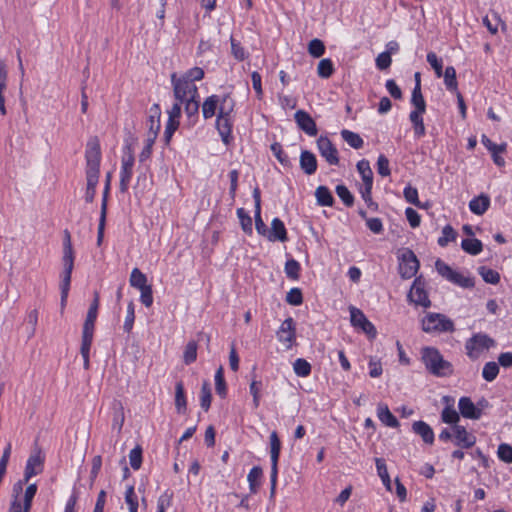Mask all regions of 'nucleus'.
Listing matches in <instances>:
<instances>
[{"label":"nucleus","instance_id":"nucleus-45","mask_svg":"<svg viewBox=\"0 0 512 512\" xmlns=\"http://www.w3.org/2000/svg\"><path fill=\"white\" fill-rule=\"evenodd\" d=\"M301 266L295 259H289L285 263L284 271L286 276L292 280H298L300 276Z\"/></svg>","mask_w":512,"mask_h":512},{"label":"nucleus","instance_id":"nucleus-34","mask_svg":"<svg viewBox=\"0 0 512 512\" xmlns=\"http://www.w3.org/2000/svg\"><path fill=\"white\" fill-rule=\"evenodd\" d=\"M341 137L345 142H347L352 148L360 149L363 147L364 141L363 139L355 132H352L347 129H343L341 131Z\"/></svg>","mask_w":512,"mask_h":512},{"label":"nucleus","instance_id":"nucleus-7","mask_svg":"<svg viewBox=\"0 0 512 512\" xmlns=\"http://www.w3.org/2000/svg\"><path fill=\"white\" fill-rule=\"evenodd\" d=\"M171 84L173 86V94L177 101L184 103V100L190 98H198V88L195 83L187 81L182 77H178L176 73L171 75Z\"/></svg>","mask_w":512,"mask_h":512},{"label":"nucleus","instance_id":"nucleus-21","mask_svg":"<svg viewBox=\"0 0 512 512\" xmlns=\"http://www.w3.org/2000/svg\"><path fill=\"white\" fill-rule=\"evenodd\" d=\"M184 112L187 116V122L190 127L194 126L198 120L200 103L198 98L184 100Z\"/></svg>","mask_w":512,"mask_h":512},{"label":"nucleus","instance_id":"nucleus-10","mask_svg":"<svg viewBox=\"0 0 512 512\" xmlns=\"http://www.w3.org/2000/svg\"><path fill=\"white\" fill-rule=\"evenodd\" d=\"M44 469V457L40 450L34 451L27 459L24 469V481H29L32 477L39 475Z\"/></svg>","mask_w":512,"mask_h":512},{"label":"nucleus","instance_id":"nucleus-5","mask_svg":"<svg viewBox=\"0 0 512 512\" xmlns=\"http://www.w3.org/2000/svg\"><path fill=\"white\" fill-rule=\"evenodd\" d=\"M495 345V340L488 334L482 332L475 333L465 342L466 355L470 360L475 361L479 359L485 351H488Z\"/></svg>","mask_w":512,"mask_h":512},{"label":"nucleus","instance_id":"nucleus-26","mask_svg":"<svg viewBox=\"0 0 512 512\" xmlns=\"http://www.w3.org/2000/svg\"><path fill=\"white\" fill-rule=\"evenodd\" d=\"M175 407L180 414L185 413L187 409V401L182 381L177 382L175 385Z\"/></svg>","mask_w":512,"mask_h":512},{"label":"nucleus","instance_id":"nucleus-30","mask_svg":"<svg viewBox=\"0 0 512 512\" xmlns=\"http://www.w3.org/2000/svg\"><path fill=\"white\" fill-rule=\"evenodd\" d=\"M315 197L318 205L320 206H332L334 198L331 191L326 186H319L316 188Z\"/></svg>","mask_w":512,"mask_h":512},{"label":"nucleus","instance_id":"nucleus-32","mask_svg":"<svg viewBox=\"0 0 512 512\" xmlns=\"http://www.w3.org/2000/svg\"><path fill=\"white\" fill-rule=\"evenodd\" d=\"M263 471L260 466H254L248 473L247 481L249 490L252 494L257 493L259 487V479L262 477Z\"/></svg>","mask_w":512,"mask_h":512},{"label":"nucleus","instance_id":"nucleus-51","mask_svg":"<svg viewBox=\"0 0 512 512\" xmlns=\"http://www.w3.org/2000/svg\"><path fill=\"white\" fill-rule=\"evenodd\" d=\"M125 502L129 507V512L138 511V498L135 494L134 486H128L125 491Z\"/></svg>","mask_w":512,"mask_h":512},{"label":"nucleus","instance_id":"nucleus-3","mask_svg":"<svg viewBox=\"0 0 512 512\" xmlns=\"http://www.w3.org/2000/svg\"><path fill=\"white\" fill-rule=\"evenodd\" d=\"M233 101L228 95L224 96L219 107L216 120V128L224 144L228 145L231 140L232 121L230 114L233 111Z\"/></svg>","mask_w":512,"mask_h":512},{"label":"nucleus","instance_id":"nucleus-63","mask_svg":"<svg viewBox=\"0 0 512 512\" xmlns=\"http://www.w3.org/2000/svg\"><path fill=\"white\" fill-rule=\"evenodd\" d=\"M427 62L434 69L435 74H436L437 77H441L443 75V72H442V69H443L442 60L439 59L434 52H429L427 54Z\"/></svg>","mask_w":512,"mask_h":512},{"label":"nucleus","instance_id":"nucleus-15","mask_svg":"<svg viewBox=\"0 0 512 512\" xmlns=\"http://www.w3.org/2000/svg\"><path fill=\"white\" fill-rule=\"evenodd\" d=\"M294 119L298 127L309 136L317 135V126L313 118L304 110H298L294 114Z\"/></svg>","mask_w":512,"mask_h":512},{"label":"nucleus","instance_id":"nucleus-64","mask_svg":"<svg viewBox=\"0 0 512 512\" xmlns=\"http://www.w3.org/2000/svg\"><path fill=\"white\" fill-rule=\"evenodd\" d=\"M497 455L503 462L512 463V447L509 444H500L498 446Z\"/></svg>","mask_w":512,"mask_h":512},{"label":"nucleus","instance_id":"nucleus-6","mask_svg":"<svg viewBox=\"0 0 512 512\" xmlns=\"http://www.w3.org/2000/svg\"><path fill=\"white\" fill-rule=\"evenodd\" d=\"M435 267L439 275L457 286L462 288H473L475 286L473 277L453 270L448 264L440 259L435 262Z\"/></svg>","mask_w":512,"mask_h":512},{"label":"nucleus","instance_id":"nucleus-43","mask_svg":"<svg viewBox=\"0 0 512 512\" xmlns=\"http://www.w3.org/2000/svg\"><path fill=\"white\" fill-rule=\"evenodd\" d=\"M211 388L207 381H204L200 392V406L203 410L208 411L211 406Z\"/></svg>","mask_w":512,"mask_h":512},{"label":"nucleus","instance_id":"nucleus-22","mask_svg":"<svg viewBox=\"0 0 512 512\" xmlns=\"http://www.w3.org/2000/svg\"><path fill=\"white\" fill-rule=\"evenodd\" d=\"M270 457H271V470L278 471V461L281 451V442L276 431L270 434Z\"/></svg>","mask_w":512,"mask_h":512},{"label":"nucleus","instance_id":"nucleus-54","mask_svg":"<svg viewBox=\"0 0 512 512\" xmlns=\"http://www.w3.org/2000/svg\"><path fill=\"white\" fill-rule=\"evenodd\" d=\"M403 195H404L405 200L408 203L413 204L418 208L423 207V203H421L418 199V191L416 188L411 187V186L405 187L404 191H403Z\"/></svg>","mask_w":512,"mask_h":512},{"label":"nucleus","instance_id":"nucleus-16","mask_svg":"<svg viewBox=\"0 0 512 512\" xmlns=\"http://www.w3.org/2000/svg\"><path fill=\"white\" fill-rule=\"evenodd\" d=\"M459 413L467 419L478 420L482 416V410L478 408L469 397H461L458 402Z\"/></svg>","mask_w":512,"mask_h":512},{"label":"nucleus","instance_id":"nucleus-27","mask_svg":"<svg viewBox=\"0 0 512 512\" xmlns=\"http://www.w3.org/2000/svg\"><path fill=\"white\" fill-rule=\"evenodd\" d=\"M219 102L220 100L217 95H211L205 99L202 104V114L204 119H210L215 115Z\"/></svg>","mask_w":512,"mask_h":512},{"label":"nucleus","instance_id":"nucleus-19","mask_svg":"<svg viewBox=\"0 0 512 512\" xmlns=\"http://www.w3.org/2000/svg\"><path fill=\"white\" fill-rule=\"evenodd\" d=\"M267 239L271 242H286L288 240L287 230L281 219L274 218L272 220L271 229L267 233Z\"/></svg>","mask_w":512,"mask_h":512},{"label":"nucleus","instance_id":"nucleus-62","mask_svg":"<svg viewBox=\"0 0 512 512\" xmlns=\"http://www.w3.org/2000/svg\"><path fill=\"white\" fill-rule=\"evenodd\" d=\"M180 77H182L183 79H185L187 81H191L192 83H194L195 81H200L203 79L204 71L200 67H193V68L189 69L188 71H186Z\"/></svg>","mask_w":512,"mask_h":512},{"label":"nucleus","instance_id":"nucleus-29","mask_svg":"<svg viewBox=\"0 0 512 512\" xmlns=\"http://www.w3.org/2000/svg\"><path fill=\"white\" fill-rule=\"evenodd\" d=\"M461 248L470 255H478L483 250V244L479 239L466 238L461 242Z\"/></svg>","mask_w":512,"mask_h":512},{"label":"nucleus","instance_id":"nucleus-12","mask_svg":"<svg viewBox=\"0 0 512 512\" xmlns=\"http://www.w3.org/2000/svg\"><path fill=\"white\" fill-rule=\"evenodd\" d=\"M408 298L415 305L422 306L424 308H428L431 306V301L429 300L428 294L424 289L423 283L420 278H416L412 284L410 292L408 294Z\"/></svg>","mask_w":512,"mask_h":512},{"label":"nucleus","instance_id":"nucleus-8","mask_svg":"<svg viewBox=\"0 0 512 512\" xmlns=\"http://www.w3.org/2000/svg\"><path fill=\"white\" fill-rule=\"evenodd\" d=\"M419 269V261L410 249H406L401 257L399 263V274L403 279H410L417 273Z\"/></svg>","mask_w":512,"mask_h":512},{"label":"nucleus","instance_id":"nucleus-60","mask_svg":"<svg viewBox=\"0 0 512 512\" xmlns=\"http://www.w3.org/2000/svg\"><path fill=\"white\" fill-rule=\"evenodd\" d=\"M179 124H180L179 120L168 118V121H167L166 126H165V130H164V141H165V144L168 145L170 143L171 138H172L174 132L179 127Z\"/></svg>","mask_w":512,"mask_h":512},{"label":"nucleus","instance_id":"nucleus-42","mask_svg":"<svg viewBox=\"0 0 512 512\" xmlns=\"http://www.w3.org/2000/svg\"><path fill=\"white\" fill-rule=\"evenodd\" d=\"M499 370H500L499 365L496 362H494V361L487 362L483 367L482 377L487 382H492L497 378V376L499 374Z\"/></svg>","mask_w":512,"mask_h":512},{"label":"nucleus","instance_id":"nucleus-18","mask_svg":"<svg viewBox=\"0 0 512 512\" xmlns=\"http://www.w3.org/2000/svg\"><path fill=\"white\" fill-rule=\"evenodd\" d=\"M63 271L72 272L74 268V251L71 243V236L68 230H65V237L63 241Z\"/></svg>","mask_w":512,"mask_h":512},{"label":"nucleus","instance_id":"nucleus-41","mask_svg":"<svg viewBox=\"0 0 512 512\" xmlns=\"http://www.w3.org/2000/svg\"><path fill=\"white\" fill-rule=\"evenodd\" d=\"M411 103L415 107L413 111L426 112V103L421 92V87L413 88Z\"/></svg>","mask_w":512,"mask_h":512},{"label":"nucleus","instance_id":"nucleus-36","mask_svg":"<svg viewBox=\"0 0 512 512\" xmlns=\"http://www.w3.org/2000/svg\"><path fill=\"white\" fill-rule=\"evenodd\" d=\"M478 273L486 283L496 285L500 282V274L496 270L486 266H480L478 268Z\"/></svg>","mask_w":512,"mask_h":512},{"label":"nucleus","instance_id":"nucleus-20","mask_svg":"<svg viewBox=\"0 0 512 512\" xmlns=\"http://www.w3.org/2000/svg\"><path fill=\"white\" fill-rule=\"evenodd\" d=\"M412 431L419 435L423 442L432 445L435 440V435L432 428L424 421H415L412 424Z\"/></svg>","mask_w":512,"mask_h":512},{"label":"nucleus","instance_id":"nucleus-52","mask_svg":"<svg viewBox=\"0 0 512 512\" xmlns=\"http://www.w3.org/2000/svg\"><path fill=\"white\" fill-rule=\"evenodd\" d=\"M308 52L315 58L321 57L325 53V45L320 39H313L308 44Z\"/></svg>","mask_w":512,"mask_h":512},{"label":"nucleus","instance_id":"nucleus-56","mask_svg":"<svg viewBox=\"0 0 512 512\" xmlns=\"http://www.w3.org/2000/svg\"><path fill=\"white\" fill-rule=\"evenodd\" d=\"M350 320L354 327H361L367 321L365 314L356 307H350Z\"/></svg>","mask_w":512,"mask_h":512},{"label":"nucleus","instance_id":"nucleus-2","mask_svg":"<svg viewBox=\"0 0 512 512\" xmlns=\"http://www.w3.org/2000/svg\"><path fill=\"white\" fill-rule=\"evenodd\" d=\"M420 355L422 363L431 375L447 377L453 374V365L444 359L437 348L432 346L422 347Z\"/></svg>","mask_w":512,"mask_h":512},{"label":"nucleus","instance_id":"nucleus-14","mask_svg":"<svg viewBox=\"0 0 512 512\" xmlns=\"http://www.w3.org/2000/svg\"><path fill=\"white\" fill-rule=\"evenodd\" d=\"M455 436V445L469 449L476 443V436L466 430L464 426L454 425L452 427Z\"/></svg>","mask_w":512,"mask_h":512},{"label":"nucleus","instance_id":"nucleus-50","mask_svg":"<svg viewBox=\"0 0 512 512\" xmlns=\"http://www.w3.org/2000/svg\"><path fill=\"white\" fill-rule=\"evenodd\" d=\"M197 359V343L195 341H189L185 347L183 354V361L189 365L195 362Z\"/></svg>","mask_w":512,"mask_h":512},{"label":"nucleus","instance_id":"nucleus-9","mask_svg":"<svg viewBox=\"0 0 512 512\" xmlns=\"http://www.w3.org/2000/svg\"><path fill=\"white\" fill-rule=\"evenodd\" d=\"M128 154L122 157L121 171H120V191L125 193L128 191L129 184L133 175L134 155L130 147H127Z\"/></svg>","mask_w":512,"mask_h":512},{"label":"nucleus","instance_id":"nucleus-35","mask_svg":"<svg viewBox=\"0 0 512 512\" xmlns=\"http://www.w3.org/2000/svg\"><path fill=\"white\" fill-rule=\"evenodd\" d=\"M215 390L216 393L221 397L225 398L227 395V386L224 379V369L220 366L215 373Z\"/></svg>","mask_w":512,"mask_h":512},{"label":"nucleus","instance_id":"nucleus-31","mask_svg":"<svg viewBox=\"0 0 512 512\" xmlns=\"http://www.w3.org/2000/svg\"><path fill=\"white\" fill-rule=\"evenodd\" d=\"M357 170L363 180V185L373 184V172L370 163L366 159H362L357 163Z\"/></svg>","mask_w":512,"mask_h":512},{"label":"nucleus","instance_id":"nucleus-13","mask_svg":"<svg viewBox=\"0 0 512 512\" xmlns=\"http://www.w3.org/2000/svg\"><path fill=\"white\" fill-rule=\"evenodd\" d=\"M277 338L280 342L285 343L290 348L295 341L296 331L294 321L291 317L285 319L277 331Z\"/></svg>","mask_w":512,"mask_h":512},{"label":"nucleus","instance_id":"nucleus-17","mask_svg":"<svg viewBox=\"0 0 512 512\" xmlns=\"http://www.w3.org/2000/svg\"><path fill=\"white\" fill-rule=\"evenodd\" d=\"M443 403H445V407L441 412V420L444 423L451 425H458L457 423L460 420L459 413L454 408V399L450 396H444L442 398Z\"/></svg>","mask_w":512,"mask_h":512},{"label":"nucleus","instance_id":"nucleus-37","mask_svg":"<svg viewBox=\"0 0 512 512\" xmlns=\"http://www.w3.org/2000/svg\"><path fill=\"white\" fill-rule=\"evenodd\" d=\"M130 285L139 290L144 289V287H148L147 277L143 274L138 268H134L130 275Z\"/></svg>","mask_w":512,"mask_h":512},{"label":"nucleus","instance_id":"nucleus-55","mask_svg":"<svg viewBox=\"0 0 512 512\" xmlns=\"http://www.w3.org/2000/svg\"><path fill=\"white\" fill-rule=\"evenodd\" d=\"M173 500V492L166 490L157 500V512H165L171 506Z\"/></svg>","mask_w":512,"mask_h":512},{"label":"nucleus","instance_id":"nucleus-33","mask_svg":"<svg viewBox=\"0 0 512 512\" xmlns=\"http://www.w3.org/2000/svg\"><path fill=\"white\" fill-rule=\"evenodd\" d=\"M444 83L447 90L458 92V83L456 78V70L453 66H447L444 72Z\"/></svg>","mask_w":512,"mask_h":512},{"label":"nucleus","instance_id":"nucleus-47","mask_svg":"<svg viewBox=\"0 0 512 512\" xmlns=\"http://www.w3.org/2000/svg\"><path fill=\"white\" fill-rule=\"evenodd\" d=\"M293 369L295 374L299 377H307L311 373L310 363L303 358H298L295 360L293 363Z\"/></svg>","mask_w":512,"mask_h":512},{"label":"nucleus","instance_id":"nucleus-49","mask_svg":"<svg viewBox=\"0 0 512 512\" xmlns=\"http://www.w3.org/2000/svg\"><path fill=\"white\" fill-rule=\"evenodd\" d=\"M457 237V232L453 229L451 225H446L442 230V236L438 238V245L441 247H446L449 242L455 241Z\"/></svg>","mask_w":512,"mask_h":512},{"label":"nucleus","instance_id":"nucleus-61","mask_svg":"<svg viewBox=\"0 0 512 512\" xmlns=\"http://www.w3.org/2000/svg\"><path fill=\"white\" fill-rule=\"evenodd\" d=\"M286 302L290 305L298 306L303 302L302 291L299 288H292L286 295Z\"/></svg>","mask_w":512,"mask_h":512},{"label":"nucleus","instance_id":"nucleus-11","mask_svg":"<svg viewBox=\"0 0 512 512\" xmlns=\"http://www.w3.org/2000/svg\"><path fill=\"white\" fill-rule=\"evenodd\" d=\"M317 147L320 152V155L328 162V164H339L338 150L332 144L331 140L328 137L320 136L319 139L317 140Z\"/></svg>","mask_w":512,"mask_h":512},{"label":"nucleus","instance_id":"nucleus-48","mask_svg":"<svg viewBox=\"0 0 512 512\" xmlns=\"http://www.w3.org/2000/svg\"><path fill=\"white\" fill-rule=\"evenodd\" d=\"M318 76L321 78H329L334 73V66L329 58L320 60L317 67Z\"/></svg>","mask_w":512,"mask_h":512},{"label":"nucleus","instance_id":"nucleus-46","mask_svg":"<svg viewBox=\"0 0 512 512\" xmlns=\"http://www.w3.org/2000/svg\"><path fill=\"white\" fill-rule=\"evenodd\" d=\"M237 216L239 218L242 230L246 234L251 235L253 233L252 218L248 215L244 208L237 209Z\"/></svg>","mask_w":512,"mask_h":512},{"label":"nucleus","instance_id":"nucleus-53","mask_svg":"<svg viewBox=\"0 0 512 512\" xmlns=\"http://www.w3.org/2000/svg\"><path fill=\"white\" fill-rule=\"evenodd\" d=\"M335 190L338 197L347 207H351L354 204V196L345 185H337Z\"/></svg>","mask_w":512,"mask_h":512},{"label":"nucleus","instance_id":"nucleus-57","mask_svg":"<svg viewBox=\"0 0 512 512\" xmlns=\"http://www.w3.org/2000/svg\"><path fill=\"white\" fill-rule=\"evenodd\" d=\"M129 461L130 466L134 470H138L141 467L142 464V448L137 445L135 448H133L129 453Z\"/></svg>","mask_w":512,"mask_h":512},{"label":"nucleus","instance_id":"nucleus-1","mask_svg":"<svg viewBox=\"0 0 512 512\" xmlns=\"http://www.w3.org/2000/svg\"><path fill=\"white\" fill-rule=\"evenodd\" d=\"M85 160L87 181L85 201L92 203L95 198L96 187L100 176L101 148L98 137L94 136L88 140L85 150Z\"/></svg>","mask_w":512,"mask_h":512},{"label":"nucleus","instance_id":"nucleus-23","mask_svg":"<svg viewBox=\"0 0 512 512\" xmlns=\"http://www.w3.org/2000/svg\"><path fill=\"white\" fill-rule=\"evenodd\" d=\"M300 167L305 174H314L317 170L316 156L308 150L302 151L300 155Z\"/></svg>","mask_w":512,"mask_h":512},{"label":"nucleus","instance_id":"nucleus-58","mask_svg":"<svg viewBox=\"0 0 512 512\" xmlns=\"http://www.w3.org/2000/svg\"><path fill=\"white\" fill-rule=\"evenodd\" d=\"M261 389H262V382L258 381L256 379H252L250 386H249V390H250V394L253 397L254 408H258L260 405Z\"/></svg>","mask_w":512,"mask_h":512},{"label":"nucleus","instance_id":"nucleus-40","mask_svg":"<svg viewBox=\"0 0 512 512\" xmlns=\"http://www.w3.org/2000/svg\"><path fill=\"white\" fill-rule=\"evenodd\" d=\"M37 492V485L35 483L29 484L24 492V498H23V505L22 510L23 512H30L32 507V501L35 497Z\"/></svg>","mask_w":512,"mask_h":512},{"label":"nucleus","instance_id":"nucleus-28","mask_svg":"<svg viewBox=\"0 0 512 512\" xmlns=\"http://www.w3.org/2000/svg\"><path fill=\"white\" fill-rule=\"evenodd\" d=\"M425 112L411 111L409 115V119L414 128V134L417 138H420L425 135V126L423 121V114Z\"/></svg>","mask_w":512,"mask_h":512},{"label":"nucleus","instance_id":"nucleus-25","mask_svg":"<svg viewBox=\"0 0 512 512\" xmlns=\"http://www.w3.org/2000/svg\"><path fill=\"white\" fill-rule=\"evenodd\" d=\"M377 416L379 420L388 427L397 428L399 426L397 418L391 413L386 404L378 405Z\"/></svg>","mask_w":512,"mask_h":512},{"label":"nucleus","instance_id":"nucleus-24","mask_svg":"<svg viewBox=\"0 0 512 512\" xmlns=\"http://www.w3.org/2000/svg\"><path fill=\"white\" fill-rule=\"evenodd\" d=\"M490 206V198L486 194H481L477 197H474L469 202V209L472 213L476 215H483Z\"/></svg>","mask_w":512,"mask_h":512},{"label":"nucleus","instance_id":"nucleus-38","mask_svg":"<svg viewBox=\"0 0 512 512\" xmlns=\"http://www.w3.org/2000/svg\"><path fill=\"white\" fill-rule=\"evenodd\" d=\"M270 149L273 153V155L277 158V160L283 165L284 167H291L292 162L288 155L283 151L282 145L278 142H275L271 144Z\"/></svg>","mask_w":512,"mask_h":512},{"label":"nucleus","instance_id":"nucleus-44","mask_svg":"<svg viewBox=\"0 0 512 512\" xmlns=\"http://www.w3.org/2000/svg\"><path fill=\"white\" fill-rule=\"evenodd\" d=\"M71 275L72 272H65L62 273V280L60 284L61 289V307L62 309L66 305L69 289H70V283H71Z\"/></svg>","mask_w":512,"mask_h":512},{"label":"nucleus","instance_id":"nucleus-4","mask_svg":"<svg viewBox=\"0 0 512 512\" xmlns=\"http://www.w3.org/2000/svg\"><path fill=\"white\" fill-rule=\"evenodd\" d=\"M422 330L432 334L452 333L455 325L446 315L430 312L422 319Z\"/></svg>","mask_w":512,"mask_h":512},{"label":"nucleus","instance_id":"nucleus-39","mask_svg":"<svg viewBox=\"0 0 512 512\" xmlns=\"http://www.w3.org/2000/svg\"><path fill=\"white\" fill-rule=\"evenodd\" d=\"M375 462L379 477L381 478L386 489L391 491V480L388 474L385 461L381 458H376Z\"/></svg>","mask_w":512,"mask_h":512},{"label":"nucleus","instance_id":"nucleus-59","mask_svg":"<svg viewBox=\"0 0 512 512\" xmlns=\"http://www.w3.org/2000/svg\"><path fill=\"white\" fill-rule=\"evenodd\" d=\"M156 139L157 137L147 135L145 146L143 147L142 151L139 154V161L141 163L145 162L147 159L150 158L152 154V148Z\"/></svg>","mask_w":512,"mask_h":512}]
</instances>
